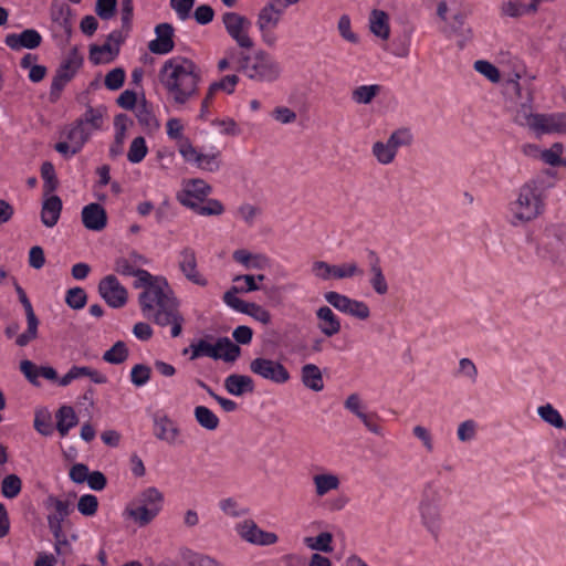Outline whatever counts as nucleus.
Wrapping results in <instances>:
<instances>
[{
    "instance_id": "5fc2aeb1",
    "label": "nucleus",
    "mask_w": 566,
    "mask_h": 566,
    "mask_svg": "<svg viewBox=\"0 0 566 566\" xmlns=\"http://www.w3.org/2000/svg\"><path fill=\"white\" fill-rule=\"evenodd\" d=\"M87 302L86 292L82 287H72L66 292L65 303L73 310H81Z\"/></svg>"
},
{
    "instance_id": "9d476101",
    "label": "nucleus",
    "mask_w": 566,
    "mask_h": 566,
    "mask_svg": "<svg viewBox=\"0 0 566 566\" xmlns=\"http://www.w3.org/2000/svg\"><path fill=\"white\" fill-rule=\"evenodd\" d=\"M222 23L229 36L239 48L250 50L254 46V42L249 35L252 23L247 17L229 11L222 14Z\"/></svg>"
},
{
    "instance_id": "864d4df0",
    "label": "nucleus",
    "mask_w": 566,
    "mask_h": 566,
    "mask_svg": "<svg viewBox=\"0 0 566 566\" xmlns=\"http://www.w3.org/2000/svg\"><path fill=\"white\" fill-rule=\"evenodd\" d=\"M238 293H243V289H240L239 286H232L228 292L224 293L223 301L228 306L244 314L250 302H245L239 298L237 296Z\"/></svg>"
},
{
    "instance_id": "de8ad7c7",
    "label": "nucleus",
    "mask_w": 566,
    "mask_h": 566,
    "mask_svg": "<svg viewBox=\"0 0 566 566\" xmlns=\"http://www.w3.org/2000/svg\"><path fill=\"white\" fill-rule=\"evenodd\" d=\"M184 190L196 199L203 200L211 192V187L202 179H191L185 184Z\"/></svg>"
},
{
    "instance_id": "ddd939ff",
    "label": "nucleus",
    "mask_w": 566,
    "mask_h": 566,
    "mask_svg": "<svg viewBox=\"0 0 566 566\" xmlns=\"http://www.w3.org/2000/svg\"><path fill=\"white\" fill-rule=\"evenodd\" d=\"M324 298L337 311L348 314L355 318L367 319L370 315L369 307L365 302L350 298L338 292H326L324 294Z\"/></svg>"
},
{
    "instance_id": "4d7b16f0",
    "label": "nucleus",
    "mask_w": 566,
    "mask_h": 566,
    "mask_svg": "<svg viewBox=\"0 0 566 566\" xmlns=\"http://www.w3.org/2000/svg\"><path fill=\"white\" fill-rule=\"evenodd\" d=\"M151 375V368L144 364L135 365L130 370V381L136 387H142L146 385Z\"/></svg>"
},
{
    "instance_id": "423d86ee",
    "label": "nucleus",
    "mask_w": 566,
    "mask_h": 566,
    "mask_svg": "<svg viewBox=\"0 0 566 566\" xmlns=\"http://www.w3.org/2000/svg\"><path fill=\"white\" fill-rule=\"evenodd\" d=\"M46 509L54 511L48 515V525L54 537V549L57 555L66 553L70 548L66 535L63 532L62 523L73 511V504L69 500H61L50 495L45 502Z\"/></svg>"
},
{
    "instance_id": "9b49d317",
    "label": "nucleus",
    "mask_w": 566,
    "mask_h": 566,
    "mask_svg": "<svg viewBox=\"0 0 566 566\" xmlns=\"http://www.w3.org/2000/svg\"><path fill=\"white\" fill-rule=\"evenodd\" d=\"M284 8H279L276 2L272 1L266 3L258 13L256 27L266 46L273 48L276 44L277 38L273 30L281 21Z\"/></svg>"
},
{
    "instance_id": "4c0bfd02",
    "label": "nucleus",
    "mask_w": 566,
    "mask_h": 566,
    "mask_svg": "<svg viewBox=\"0 0 566 566\" xmlns=\"http://www.w3.org/2000/svg\"><path fill=\"white\" fill-rule=\"evenodd\" d=\"M538 417L547 424L556 429H565L566 422L560 412L552 405L545 403L537 407Z\"/></svg>"
},
{
    "instance_id": "a211bd4d",
    "label": "nucleus",
    "mask_w": 566,
    "mask_h": 566,
    "mask_svg": "<svg viewBox=\"0 0 566 566\" xmlns=\"http://www.w3.org/2000/svg\"><path fill=\"white\" fill-rule=\"evenodd\" d=\"M344 407L355 415L370 432L381 434L380 426L375 422L376 413L366 410L367 407L358 394H350L344 401Z\"/></svg>"
},
{
    "instance_id": "bf43d9fd",
    "label": "nucleus",
    "mask_w": 566,
    "mask_h": 566,
    "mask_svg": "<svg viewBox=\"0 0 566 566\" xmlns=\"http://www.w3.org/2000/svg\"><path fill=\"white\" fill-rule=\"evenodd\" d=\"M125 81V71L122 67H116L109 71L104 80L105 86L111 91L119 90Z\"/></svg>"
},
{
    "instance_id": "ea45409f",
    "label": "nucleus",
    "mask_w": 566,
    "mask_h": 566,
    "mask_svg": "<svg viewBox=\"0 0 566 566\" xmlns=\"http://www.w3.org/2000/svg\"><path fill=\"white\" fill-rule=\"evenodd\" d=\"M105 114L106 108L104 106L88 107L77 120L82 122L84 127L92 129L93 133L102 128Z\"/></svg>"
},
{
    "instance_id": "774afa93",
    "label": "nucleus",
    "mask_w": 566,
    "mask_h": 566,
    "mask_svg": "<svg viewBox=\"0 0 566 566\" xmlns=\"http://www.w3.org/2000/svg\"><path fill=\"white\" fill-rule=\"evenodd\" d=\"M219 507L224 514L232 517H240L247 514V510L240 509L238 502L232 497L221 500Z\"/></svg>"
},
{
    "instance_id": "bb28decb",
    "label": "nucleus",
    "mask_w": 566,
    "mask_h": 566,
    "mask_svg": "<svg viewBox=\"0 0 566 566\" xmlns=\"http://www.w3.org/2000/svg\"><path fill=\"white\" fill-rule=\"evenodd\" d=\"M316 317L318 319L317 328L326 337H333L340 332V321L331 307L326 305L318 307L316 311Z\"/></svg>"
},
{
    "instance_id": "a878e982",
    "label": "nucleus",
    "mask_w": 566,
    "mask_h": 566,
    "mask_svg": "<svg viewBox=\"0 0 566 566\" xmlns=\"http://www.w3.org/2000/svg\"><path fill=\"white\" fill-rule=\"evenodd\" d=\"M536 134H566V113L541 114Z\"/></svg>"
},
{
    "instance_id": "6e6552de",
    "label": "nucleus",
    "mask_w": 566,
    "mask_h": 566,
    "mask_svg": "<svg viewBox=\"0 0 566 566\" xmlns=\"http://www.w3.org/2000/svg\"><path fill=\"white\" fill-rule=\"evenodd\" d=\"M190 348L191 360L207 356L213 359H223L224 361L232 363L237 360L241 353L240 347L228 337L218 338L216 344L200 339L198 343H192Z\"/></svg>"
},
{
    "instance_id": "cd10ccee",
    "label": "nucleus",
    "mask_w": 566,
    "mask_h": 566,
    "mask_svg": "<svg viewBox=\"0 0 566 566\" xmlns=\"http://www.w3.org/2000/svg\"><path fill=\"white\" fill-rule=\"evenodd\" d=\"M64 135L73 145L72 154H77L91 138L92 129L84 127L83 123L76 119L72 125L64 129Z\"/></svg>"
},
{
    "instance_id": "f8f14e48",
    "label": "nucleus",
    "mask_w": 566,
    "mask_h": 566,
    "mask_svg": "<svg viewBox=\"0 0 566 566\" xmlns=\"http://www.w3.org/2000/svg\"><path fill=\"white\" fill-rule=\"evenodd\" d=\"M312 274L323 281L344 280L363 275V270L354 261L342 264H329L325 261H314L312 263Z\"/></svg>"
},
{
    "instance_id": "4468645a",
    "label": "nucleus",
    "mask_w": 566,
    "mask_h": 566,
    "mask_svg": "<svg viewBox=\"0 0 566 566\" xmlns=\"http://www.w3.org/2000/svg\"><path fill=\"white\" fill-rule=\"evenodd\" d=\"M250 370L254 375L275 384H285L290 379L289 370L280 361L264 357L252 359Z\"/></svg>"
},
{
    "instance_id": "a19ab883",
    "label": "nucleus",
    "mask_w": 566,
    "mask_h": 566,
    "mask_svg": "<svg viewBox=\"0 0 566 566\" xmlns=\"http://www.w3.org/2000/svg\"><path fill=\"white\" fill-rule=\"evenodd\" d=\"M129 350L122 340L116 342L108 350L103 354V360L108 364L119 365L127 360Z\"/></svg>"
},
{
    "instance_id": "f03ea898",
    "label": "nucleus",
    "mask_w": 566,
    "mask_h": 566,
    "mask_svg": "<svg viewBox=\"0 0 566 566\" xmlns=\"http://www.w3.org/2000/svg\"><path fill=\"white\" fill-rule=\"evenodd\" d=\"M542 179L533 178L524 182L509 203V222L513 227L525 226L545 211V189Z\"/></svg>"
},
{
    "instance_id": "473e14b6",
    "label": "nucleus",
    "mask_w": 566,
    "mask_h": 566,
    "mask_svg": "<svg viewBox=\"0 0 566 566\" xmlns=\"http://www.w3.org/2000/svg\"><path fill=\"white\" fill-rule=\"evenodd\" d=\"M62 200L57 196H49L42 203L41 221L48 227H54L61 216Z\"/></svg>"
},
{
    "instance_id": "f3484780",
    "label": "nucleus",
    "mask_w": 566,
    "mask_h": 566,
    "mask_svg": "<svg viewBox=\"0 0 566 566\" xmlns=\"http://www.w3.org/2000/svg\"><path fill=\"white\" fill-rule=\"evenodd\" d=\"M178 268L185 277L193 284L206 286L207 279L198 271L197 255L192 248L186 247L178 254Z\"/></svg>"
},
{
    "instance_id": "5701e85b",
    "label": "nucleus",
    "mask_w": 566,
    "mask_h": 566,
    "mask_svg": "<svg viewBox=\"0 0 566 566\" xmlns=\"http://www.w3.org/2000/svg\"><path fill=\"white\" fill-rule=\"evenodd\" d=\"M82 222L87 230L102 231L107 224L106 210L96 202L90 203L82 209Z\"/></svg>"
},
{
    "instance_id": "37998d69",
    "label": "nucleus",
    "mask_w": 566,
    "mask_h": 566,
    "mask_svg": "<svg viewBox=\"0 0 566 566\" xmlns=\"http://www.w3.org/2000/svg\"><path fill=\"white\" fill-rule=\"evenodd\" d=\"M371 153L376 160L381 165L391 164L397 155V151L387 142H376L373 145Z\"/></svg>"
},
{
    "instance_id": "aec40b11",
    "label": "nucleus",
    "mask_w": 566,
    "mask_h": 566,
    "mask_svg": "<svg viewBox=\"0 0 566 566\" xmlns=\"http://www.w3.org/2000/svg\"><path fill=\"white\" fill-rule=\"evenodd\" d=\"M156 39L148 43V50L155 54H167L175 48L174 27L170 23H159L155 28Z\"/></svg>"
},
{
    "instance_id": "7c9ffc66",
    "label": "nucleus",
    "mask_w": 566,
    "mask_h": 566,
    "mask_svg": "<svg viewBox=\"0 0 566 566\" xmlns=\"http://www.w3.org/2000/svg\"><path fill=\"white\" fill-rule=\"evenodd\" d=\"M226 390L233 396H243L254 391V381L250 376L231 374L224 379Z\"/></svg>"
},
{
    "instance_id": "49530a36",
    "label": "nucleus",
    "mask_w": 566,
    "mask_h": 566,
    "mask_svg": "<svg viewBox=\"0 0 566 566\" xmlns=\"http://www.w3.org/2000/svg\"><path fill=\"white\" fill-rule=\"evenodd\" d=\"M413 140L412 133L407 127H401L391 133L389 138L387 139V143L396 150L398 151L399 147H406L411 145Z\"/></svg>"
},
{
    "instance_id": "338daca9",
    "label": "nucleus",
    "mask_w": 566,
    "mask_h": 566,
    "mask_svg": "<svg viewBox=\"0 0 566 566\" xmlns=\"http://www.w3.org/2000/svg\"><path fill=\"white\" fill-rule=\"evenodd\" d=\"M244 314L252 316L254 319L262 323L263 325H268L271 323L270 312L259 304L249 303L247 312H244Z\"/></svg>"
},
{
    "instance_id": "e2e57ef3",
    "label": "nucleus",
    "mask_w": 566,
    "mask_h": 566,
    "mask_svg": "<svg viewBox=\"0 0 566 566\" xmlns=\"http://www.w3.org/2000/svg\"><path fill=\"white\" fill-rule=\"evenodd\" d=\"M239 81V77L234 74L226 75L219 82H214L210 85V95H214L217 91H226L227 93H232L234 87Z\"/></svg>"
},
{
    "instance_id": "680f3d73",
    "label": "nucleus",
    "mask_w": 566,
    "mask_h": 566,
    "mask_svg": "<svg viewBox=\"0 0 566 566\" xmlns=\"http://www.w3.org/2000/svg\"><path fill=\"white\" fill-rule=\"evenodd\" d=\"M564 147L560 143H555L549 149L542 151V159L549 166H559L562 160L560 155L563 154Z\"/></svg>"
},
{
    "instance_id": "13d9d810",
    "label": "nucleus",
    "mask_w": 566,
    "mask_h": 566,
    "mask_svg": "<svg viewBox=\"0 0 566 566\" xmlns=\"http://www.w3.org/2000/svg\"><path fill=\"white\" fill-rule=\"evenodd\" d=\"M98 507V500L95 495H82L77 503V510L85 516H92L96 513Z\"/></svg>"
},
{
    "instance_id": "69168bd1",
    "label": "nucleus",
    "mask_w": 566,
    "mask_h": 566,
    "mask_svg": "<svg viewBox=\"0 0 566 566\" xmlns=\"http://www.w3.org/2000/svg\"><path fill=\"white\" fill-rule=\"evenodd\" d=\"M116 6L117 0H97L95 12L101 19L108 20L115 14Z\"/></svg>"
},
{
    "instance_id": "393cba45",
    "label": "nucleus",
    "mask_w": 566,
    "mask_h": 566,
    "mask_svg": "<svg viewBox=\"0 0 566 566\" xmlns=\"http://www.w3.org/2000/svg\"><path fill=\"white\" fill-rule=\"evenodd\" d=\"M42 42L41 34L34 29H27L21 33H10L6 36L4 43L14 51L21 49L33 50Z\"/></svg>"
},
{
    "instance_id": "412c9836",
    "label": "nucleus",
    "mask_w": 566,
    "mask_h": 566,
    "mask_svg": "<svg viewBox=\"0 0 566 566\" xmlns=\"http://www.w3.org/2000/svg\"><path fill=\"white\" fill-rule=\"evenodd\" d=\"M532 103V90H525L523 101H521V103H517V109L514 115V122L520 126L528 127L531 130L534 132L541 114L533 113Z\"/></svg>"
},
{
    "instance_id": "c03bdc74",
    "label": "nucleus",
    "mask_w": 566,
    "mask_h": 566,
    "mask_svg": "<svg viewBox=\"0 0 566 566\" xmlns=\"http://www.w3.org/2000/svg\"><path fill=\"white\" fill-rule=\"evenodd\" d=\"M332 542L333 535L328 532H323L315 537L308 536L304 538V544L308 548L324 553H331L333 551Z\"/></svg>"
},
{
    "instance_id": "052dcab7",
    "label": "nucleus",
    "mask_w": 566,
    "mask_h": 566,
    "mask_svg": "<svg viewBox=\"0 0 566 566\" xmlns=\"http://www.w3.org/2000/svg\"><path fill=\"white\" fill-rule=\"evenodd\" d=\"M474 70L484 75L492 83L500 81L499 70L488 61L479 60L474 62Z\"/></svg>"
},
{
    "instance_id": "c85d7f7f",
    "label": "nucleus",
    "mask_w": 566,
    "mask_h": 566,
    "mask_svg": "<svg viewBox=\"0 0 566 566\" xmlns=\"http://www.w3.org/2000/svg\"><path fill=\"white\" fill-rule=\"evenodd\" d=\"M371 261L369 263V284L378 295L388 293L389 286L380 265V259L375 252H370Z\"/></svg>"
},
{
    "instance_id": "0eeeda50",
    "label": "nucleus",
    "mask_w": 566,
    "mask_h": 566,
    "mask_svg": "<svg viewBox=\"0 0 566 566\" xmlns=\"http://www.w3.org/2000/svg\"><path fill=\"white\" fill-rule=\"evenodd\" d=\"M163 493L154 488H147L127 506L126 513L140 526L150 523L161 510Z\"/></svg>"
},
{
    "instance_id": "72a5a7b5",
    "label": "nucleus",
    "mask_w": 566,
    "mask_h": 566,
    "mask_svg": "<svg viewBox=\"0 0 566 566\" xmlns=\"http://www.w3.org/2000/svg\"><path fill=\"white\" fill-rule=\"evenodd\" d=\"M301 379L303 385L313 391H322L324 388L322 371L315 364H305L302 367Z\"/></svg>"
},
{
    "instance_id": "b1692460",
    "label": "nucleus",
    "mask_w": 566,
    "mask_h": 566,
    "mask_svg": "<svg viewBox=\"0 0 566 566\" xmlns=\"http://www.w3.org/2000/svg\"><path fill=\"white\" fill-rule=\"evenodd\" d=\"M444 33L448 38L455 39L460 49L472 40L473 32L471 27L465 22V17L461 13L454 14L448 23Z\"/></svg>"
},
{
    "instance_id": "dca6fc26",
    "label": "nucleus",
    "mask_w": 566,
    "mask_h": 566,
    "mask_svg": "<svg viewBox=\"0 0 566 566\" xmlns=\"http://www.w3.org/2000/svg\"><path fill=\"white\" fill-rule=\"evenodd\" d=\"M15 291L18 293L19 301L21 302L25 311L28 323L27 331L20 334L15 339L17 345L23 347L38 337L39 319L33 311L32 304L28 298L24 290L20 285H15Z\"/></svg>"
},
{
    "instance_id": "3c124183",
    "label": "nucleus",
    "mask_w": 566,
    "mask_h": 566,
    "mask_svg": "<svg viewBox=\"0 0 566 566\" xmlns=\"http://www.w3.org/2000/svg\"><path fill=\"white\" fill-rule=\"evenodd\" d=\"M147 146L146 140L144 137L139 136L133 139L130 143L128 153H127V159L132 164H138L140 163L145 156L147 155Z\"/></svg>"
},
{
    "instance_id": "a18cd8bd",
    "label": "nucleus",
    "mask_w": 566,
    "mask_h": 566,
    "mask_svg": "<svg viewBox=\"0 0 566 566\" xmlns=\"http://www.w3.org/2000/svg\"><path fill=\"white\" fill-rule=\"evenodd\" d=\"M41 177L44 181L43 191L45 196H49L53 192L57 187V179L55 175V169L52 163L45 161L41 166Z\"/></svg>"
},
{
    "instance_id": "c756f323",
    "label": "nucleus",
    "mask_w": 566,
    "mask_h": 566,
    "mask_svg": "<svg viewBox=\"0 0 566 566\" xmlns=\"http://www.w3.org/2000/svg\"><path fill=\"white\" fill-rule=\"evenodd\" d=\"M73 10L63 0H55L51 7V18L67 34H71L73 27Z\"/></svg>"
},
{
    "instance_id": "c9c22d12",
    "label": "nucleus",
    "mask_w": 566,
    "mask_h": 566,
    "mask_svg": "<svg viewBox=\"0 0 566 566\" xmlns=\"http://www.w3.org/2000/svg\"><path fill=\"white\" fill-rule=\"evenodd\" d=\"M77 421V416L71 406H62L56 412V429L62 437H65Z\"/></svg>"
},
{
    "instance_id": "79ce46f5",
    "label": "nucleus",
    "mask_w": 566,
    "mask_h": 566,
    "mask_svg": "<svg viewBox=\"0 0 566 566\" xmlns=\"http://www.w3.org/2000/svg\"><path fill=\"white\" fill-rule=\"evenodd\" d=\"M193 415L197 422L209 431H213L219 427V418L205 406L196 407Z\"/></svg>"
},
{
    "instance_id": "6e6d98bb",
    "label": "nucleus",
    "mask_w": 566,
    "mask_h": 566,
    "mask_svg": "<svg viewBox=\"0 0 566 566\" xmlns=\"http://www.w3.org/2000/svg\"><path fill=\"white\" fill-rule=\"evenodd\" d=\"M337 30L339 35L347 42L357 44L359 43V36L352 30L350 18L347 14L340 15L337 22Z\"/></svg>"
},
{
    "instance_id": "0e129e2a",
    "label": "nucleus",
    "mask_w": 566,
    "mask_h": 566,
    "mask_svg": "<svg viewBox=\"0 0 566 566\" xmlns=\"http://www.w3.org/2000/svg\"><path fill=\"white\" fill-rule=\"evenodd\" d=\"M167 135L170 139H174L177 142V145L182 143V139H188L184 135V125L180 119L178 118H170L168 119L167 124Z\"/></svg>"
},
{
    "instance_id": "603ef678",
    "label": "nucleus",
    "mask_w": 566,
    "mask_h": 566,
    "mask_svg": "<svg viewBox=\"0 0 566 566\" xmlns=\"http://www.w3.org/2000/svg\"><path fill=\"white\" fill-rule=\"evenodd\" d=\"M133 276L136 277V281L134 282V287H143L144 291H148L154 285H159V281H167L165 277L154 276L148 271L143 269H137L136 273Z\"/></svg>"
},
{
    "instance_id": "7ed1b4c3",
    "label": "nucleus",
    "mask_w": 566,
    "mask_h": 566,
    "mask_svg": "<svg viewBox=\"0 0 566 566\" xmlns=\"http://www.w3.org/2000/svg\"><path fill=\"white\" fill-rule=\"evenodd\" d=\"M143 316L155 324L167 322V317L178 311L179 302L167 281L143 291L138 296Z\"/></svg>"
},
{
    "instance_id": "58836bf2",
    "label": "nucleus",
    "mask_w": 566,
    "mask_h": 566,
    "mask_svg": "<svg viewBox=\"0 0 566 566\" xmlns=\"http://www.w3.org/2000/svg\"><path fill=\"white\" fill-rule=\"evenodd\" d=\"M119 52L118 48H115L112 43L106 41L103 45H92L90 49V60L94 64H101L109 62Z\"/></svg>"
},
{
    "instance_id": "2f4dec72",
    "label": "nucleus",
    "mask_w": 566,
    "mask_h": 566,
    "mask_svg": "<svg viewBox=\"0 0 566 566\" xmlns=\"http://www.w3.org/2000/svg\"><path fill=\"white\" fill-rule=\"evenodd\" d=\"M369 31L381 40H388L390 35L389 15L387 12L373 9L368 19Z\"/></svg>"
},
{
    "instance_id": "4be33fe9",
    "label": "nucleus",
    "mask_w": 566,
    "mask_h": 566,
    "mask_svg": "<svg viewBox=\"0 0 566 566\" xmlns=\"http://www.w3.org/2000/svg\"><path fill=\"white\" fill-rule=\"evenodd\" d=\"M154 436L168 444H175L181 433L178 424L168 416H155L154 419Z\"/></svg>"
},
{
    "instance_id": "f704fd0d",
    "label": "nucleus",
    "mask_w": 566,
    "mask_h": 566,
    "mask_svg": "<svg viewBox=\"0 0 566 566\" xmlns=\"http://www.w3.org/2000/svg\"><path fill=\"white\" fill-rule=\"evenodd\" d=\"M313 484L316 496L323 497L327 493L338 490L340 480L334 473H319L313 475Z\"/></svg>"
},
{
    "instance_id": "2eb2a0df",
    "label": "nucleus",
    "mask_w": 566,
    "mask_h": 566,
    "mask_svg": "<svg viewBox=\"0 0 566 566\" xmlns=\"http://www.w3.org/2000/svg\"><path fill=\"white\" fill-rule=\"evenodd\" d=\"M98 293L113 308H120L127 303V290L113 274H109L99 281Z\"/></svg>"
},
{
    "instance_id": "09e8293b",
    "label": "nucleus",
    "mask_w": 566,
    "mask_h": 566,
    "mask_svg": "<svg viewBox=\"0 0 566 566\" xmlns=\"http://www.w3.org/2000/svg\"><path fill=\"white\" fill-rule=\"evenodd\" d=\"M478 434V423L473 419H468L459 423L457 428V438L462 443L473 441Z\"/></svg>"
},
{
    "instance_id": "39448f33",
    "label": "nucleus",
    "mask_w": 566,
    "mask_h": 566,
    "mask_svg": "<svg viewBox=\"0 0 566 566\" xmlns=\"http://www.w3.org/2000/svg\"><path fill=\"white\" fill-rule=\"evenodd\" d=\"M238 71L250 80L260 83H272L281 75L280 64L263 50L255 52L253 55L240 53Z\"/></svg>"
},
{
    "instance_id": "f257e3e1",
    "label": "nucleus",
    "mask_w": 566,
    "mask_h": 566,
    "mask_svg": "<svg viewBox=\"0 0 566 566\" xmlns=\"http://www.w3.org/2000/svg\"><path fill=\"white\" fill-rule=\"evenodd\" d=\"M199 80L197 65L185 57L166 61L159 71L160 83L177 105H184L197 95Z\"/></svg>"
},
{
    "instance_id": "8fccbe9b",
    "label": "nucleus",
    "mask_w": 566,
    "mask_h": 566,
    "mask_svg": "<svg viewBox=\"0 0 566 566\" xmlns=\"http://www.w3.org/2000/svg\"><path fill=\"white\" fill-rule=\"evenodd\" d=\"M22 482L17 474L7 475L1 482L2 495L7 499H14L21 492Z\"/></svg>"
},
{
    "instance_id": "e433bc0d",
    "label": "nucleus",
    "mask_w": 566,
    "mask_h": 566,
    "mask_svg": "<svg viewBox=\"0 0 566 566\" xmlns=\"http://www.w3.org/2000/svg\"><path fill=\"white\" fill-rule=\"evenodd\" d=\"M380 92L381 86L378 84L360 85L352 91L350 97L352 101L358 105H367L370 104Z\"/></svg>"
},
{
    "instance_id": "6ab92c4d",
    "label": "nucleus",
    "mask_w": 566,
    "mask_h": 566,
    "mask_svg": "<svg viewBox=\"0 0 566 566\" xmlns=\"http://www.w3.org/2000/svg\"><path fill=\"white\" fill-rule=\"evenodd\" d=\"M237 532L244 541L255 545H272L277 542L276 534L261 530L252 520L238 524Z\"/></svg>"
},
{
    "instance_id": "1a4fd4ad",
    "label": "nucleus",
    "mask_w": 566,
    "mask_h": 566,
    "mask_svg": "<svg viewBox=\"0 0 566 566\" xmlns=\"http://www.w3.org/2000/svg\"><path fill=\"white\" fill-rule=\"evenodd\" d=\"M82 63L83 56L78 53L77 49L73 48L70 50L52 80L50 90V101L52 103H55L60 98L64 86L75 76Z\"/></svg>"
},
{
    "instance_id": "20e7f679",
    "label": "nucleus",
    "mask_w": 566,
    "mask_h": 566,
    "mask_svg": "<svg viewBox=\"0 0 566 566\" xmlns=\"http://www.w3.org/2000/svg\"><path fill=\"white\" fill-rule=\"evenodd\" d=\"M442 492L434 481L423 484L418 504V513L421 525L437 539L442 531Z\"/></svg>"
}]
</instances>
